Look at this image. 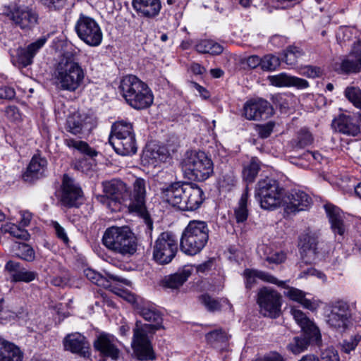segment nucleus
<instances>
[{
    "instance_id": "nucleus-1",
    "label": "nucleus",
    "mask_w": 361,
    "mask_h": 361,
    "mask_svg": "<svg viewBox=\"0 0 361 361\" xmlns=\"http://www.w3.org/2000/svg\"><path fill=\"white\" fill-rule=\"evenodd\" d=\"M138 313L149 324H142L140 321L136 322L133 329L132 348L139 360H154L156 357L148 334H154L161 328L162 317L159 311L148 305L138 307Z\"/></svg>"
},
{
    "instance_id": "nucleus-2",
    "label": "nucleus",
    "mask_w": 361,
    "mask_h": 361,
    "mask_svg": "<svg viewBox=\"0 0 361 361\" xmlns=\"http://www.w3.org/2000/svg\"><path fill=\"white\" fill-rule=\"evenodd\" d=\"M54 76L56 87L63 91L75 92L82 84L85 71L75 53H63L56 64Z\"/></svg>"
},
{
    "instance_id": "nucleus-3",
    "label": "nucleus",
    "mask_w": 361,
    "mask_h": 361,
    "mask_svg": "<svg viewBox=\"0 0 361 361\" xmlns=\"http://www.w3.org/2000/svg\"><path fill=\"white\" fill-rule=\"evenodd\" d=\"M121 96L135 109H145L152 105L154 96L148 85L134 75L123 76L118 86Z\"/></svg>"
},
{
    "instance_id": "nucleus-4",
    "label": "nucleus",
    "mask_w": 361,
    "mask_h": 361,
    "mask_svg": "<svg viewBox=\"0 0 361 361\" xmlns=\"http://www.w3.org/2000/svg\"><path fill=\"white\" fill-rule=\"evenodd\" d=\"M104 245L116 254L130 257L137 250V242L134 234L128 226H111L103 235Z\"/></svg>"
},
{
    "instance_id": "nucleus-5",
    "label": "nucleus",
    "mask_w": 361,
    "mask_h": 361,
    "mask_svg": "<svg viewBox=\"0 0 361 361\" xmlns=\"http://www.w3.org/2000/svg\"><path fill=\"white\" fill-rule=\"evenodd\" d=\"M209 232V230L205 221H190L180 238L181 251L191 256L200 253L207 243Z\"/></svg>"
},
{
    "instance_id": "nucleus-6",
    "label": "nucleus",
    "mask_w": 361,
    "mask_h": 361,
    "mask_svg": "<svg viewBox=\"0 0 361 361\" xmlns=\"http://www.w3.org/2000/svg\"><path fill=\"white\" fill-rule=\"evenodd\" d=\"M185 176L193 180L203 181L213 173L212 161L201 151L188 152L181 162Z\"/></svg>"
},
{
    "instance_id": "nucleus-7",
    "label": "nucleus",
    "mask_w": 361,
    "mask_h": 361,
    "mask_svg": "<svg viewBox=\"0 0 361 361\" xmlns=\"http://www.w3.org/2000/svg\"><path fill=\"white\" fill-rule=\"evenodd\" d=\"M3 14L16 27L23 30H30L38 24L37 12L28 6L17 4L5 6L3 8Z\"/></svg>"
},
{
    "instance_id": "nucleus-8",
    "label": "nucleus",
    "mask_w": 361,
    "mask_h": 361,
    "mask_svg": "<svg viewBox=\"0 0 361 361\" xmlns=\"http://www.w3.org/2000/svg\"><path fill=\"white\" fill-rule=\"evenodd\" d=\"M281 190L276 180L262 179L256 185L255 196L259 201L262 208L271 209L280 205Z\"/></svg>"
},
{
    "instance_id": "nucleus-9",
    "label": "nucleus",
    "mask_w": 361,
    "mask_h": 361,
    "mask_svg": "<svg viewBox=\"0 0 361 361\" xmlns=\"http://www.w3.org/2000/svg\"><path fill=\"white\" fill-rule=\"evenodd\" d=\"M78 37L90 47H97L102 41L103 34L97 22L92 18L80 13L75 25Z\"/></svg>"
},
{
    "instance_id": "nucleus-10",
    "label": "nucleus",
    "mask_w": 361,
    "mask_h": 361,
    "mask_svg": "<svg viewBox=\"0 0 361 361\" xmlns=\"http://www.w3.org/2000/svg\"><path fill=\"white\" fill-rule=\"evenodd\" d=\"M178 251L177 239L171 232L161 233L153 246V259L159 264L170 263Z\"/></svg>"
},
{
    "instance_id": "nucleus-11",
    "label": "nucleus",
    "mask_w": 361,
    "mask_h": 361,
    "mask_svg": "<svg viewBox=\"0 0 361 361\" xmlns=\"http://www.w3.org/2000/svg\"><path fill=\"white\" fill-rule=\"evenodd\" d=\"M147 181L141 178H137L133 183V190L131 197L130 208L136 212L146 225L147 230L151 235L153 228V221L145 207Z\"/></svg>"
},
{
    "instance_id": "nucleus-12",
    "label": "nucleus",
    "mask_w": 361,
    "mask_h": 361,
    "mask_svg": "<svg viewBox=\"0 0 361 361\" xmlns=\"http://www.w3.org/2000/svg\"><path fill=\"white\" fill-rule=\"evenodd\" d=\"M257 303L260 312L270 318H277L281 312V295L276 290L264 287L257 293Z\"/></svg>"
},
{
    "instance_id": "nucleus-13",
    "label": "nucleus",
    "mask_w": 361,
    "mask_h": 361,
    "mask_svg": "<svg viewBox=\"0 0 361 361\" xmlns=\"http://www.w3.org/2000/svg\"><path fill=\"white\" fill-rule=\"evenodd\" d=\"M330 313L326 322L331 328L338 331H345L348 326L352 316L350 305L346 301L339 300L330 305Z\"/></svg>"
},
{
    "instance_id": "nucleus-14",
    "label": "nucleus",
    "mask_w": 361,
    "mask_h": 361,
    "mask_svg": "<svg viewBox=\"0 0 361 361\" xmlns=\"http://www.w3.org/2000/svg\"><path fill=\"white\" fill-rule=\"evenodd\" d=\"M190 183L175 182L166 185L161 188V198L163 201L173 207L184 211L185 204H188V189Z\"/></svg>"
},
{
    "instance_id": "nucleus-15",
    "label": "nucleus",
    "mask_w": 361,
    "mask_h": 361,
    "mask_svg": "<svg viewBox=\"0 0 361 361\" xmlns=\"http://www.w3.org/2000/svg\"><path fill=\"white\" fill-rule=\"evenodd\" d=\"M102 188L104 195L100 196L98 199L108 207H111L112 203L114 204L120 203L124 200L128 192L126 184L119 179L104 181L102 183Z\"/></svg>"
},
{
    "instance_id": "nucleus-16",
    "label": "nucleus",
    "mask_w": 361,
    "mask_h": 361,
    "mask_svg": "<svg viewBox=\"0 0 361 361\" xmlns=\"http://www.w3.org/2000/svg\"><path fill=\"white\" fill-rule=\"evenodd\" d=\"M47 37L42 36L35 42L30 44L27 47H19L16 50V55L12 59L14 66L19 68H25L33 63V59L39 50L45 44Z\"/></svg>"
},
{
    "instance_id": "nucleus-17",
    "label": "nucleus",
    "mask_w": 361,
    "mask_h": 361,
    "mask_svg": "<svg viewBox=\"0 0 361 361\" xmlns=\"http://www.w3.org/2000/svg\"><path fill=\"white\" fill-rule=\"evenodd\" d=\"M62 193L61 201L67 207H78L81 204L82 191L75 180L64 174L62 181Z\"/></svg>"
},
{
    "instance_id": "nucleus-18",
    "label": "nucleus",
    "mask_w": 361,
    "mask_h": 361,
    "mask_svg": "<svg viewBox=\"0 0 361 361\" xmlns=\"http://www.w3.org/2000/svg\"><path fill=\"white\" fill-rule=\"evenodd\" d=\"M92 116L85 113L75 112L67 117L66 130L74 135H79L89 131L94 126Z\"/></svg>"
},
{
    "instance_id": "nucleus-19",
    "label": "nucleus",
    "mask_w": 361,
    "mask_h": 361,
    "mask_svg": "<svg viewBox=\"0 0 361 361\" xmlns=\"http://www.w3.org/2000/svg\"><path fill=\"white\" fill-rule=\"evenodd\" d=\"M243 110L247 119L255 121L267 119L273 112L269 103L262 99L247 101L244 105Z\"/></svg>"
},
{
    "instance_id": "nucleus-20",
    "label": "nucleus",
    "mask_w": 361,
    "mask_h": 361,
    "mask_svg": "<svg viewBox=\"0 0 361 361\" xmlns=\"http://www.w3.org/2000/svg\"><path fill=\"white\" fill-rule=\"evenodd\" d=\"M65 350L86 357L90 355V343L87 338L78 332L66 335L63 340Z\"/></svg>"
},
{
    "instance_id": "nucleus-21",
    "label": "nucleus",
    "mask_w": 361,
    "mask_h": 361,
    "mask_svg": "<svg viewBox=\"0 0 361 361\" xmlns=\"http://www.w3.org/2000/svg\"><path fill=\"white\" fill-rule=\"evenodd\" d=\"M285 212L288 214L295 213L307 209L312 203L311 197L304 191L293 190L288 195Z\"/></svg>"
},
{
    "instance_id": "nucleus-22",
    "label": "nucleus",
    "mask_w": 361,
    "mask_h": 361,
    "mask_svg": "<svg viewBox=\"0 0 361 361\" xmlns=\"http://www.w3.org/2000/svg\"><path fill=\"white\" fill-rule=\"evenodd\" d=\"M47 161L40 155H34L31 159L23 178L26 182H32L44 176Z\"/></svg>"
},
{
    "instance_id": "nucleus-23",
    "label": "nucleus",
    "mask_w": 361,
    "mask_h": 361,
    "mask_svg": "<svg viewBox=\"0 0 361 361\" xmlns=\"http://www.w3.org/2000/svg\"><path fill=\"white\" fill-rule=\"evenodd\" d=\"M293 315L296 323L300 326L305 335H309L310 339L314 341L321 340V334L318 327L311 321L301 310L291 309Z\"/></svg>"
},
{
    "instance_id": "nucleus-24",
    "label": "nucleus",
    "mask_w": 361,
    "mask_h": 361,
    "mask_svg": "<svg viewBox=\"0 0 361 361\" xmlns=\"http://www.w3.org/2000/svg\"><path fill=\"white\" fill-rule=\"evenodd\" d=\"M109 142L115 152L122 156H130L137 152L134 134L118 137H109Z\"/></svg>"
},
{
    "instance_id": "nucleus-25",
    "label": "nucleus",
    "mask_w": 361,
    "mask_h": 361,
    "mask_svg": "<svg viewBox=\"0 0 361 361\" xmlns=\"http://www.w3.org/2000/svg\"><path fill=\"white\" fill-rule=\"evenodd\" d=\"M132 6L138 16L147 18L157 16L161 8L160 0H133Z\"/></svg>"
},
{
    "instance_id": "nucleus-26",
    "label": "nucleus",
    "mask_w": 361,
    "mask_h": 361,
    "mask_svg": "<svg viewBox=\"0 0 361 361\" xmlns=\"http://www.w3.org/2000/svg\"><path fill=\"white\" fill-rule=\"evenodd\" d=\"M243 276L245 279V287L247 289H251L257 283V279H261L265 282L276 284L280 287H283L285 285L284 281H279L271 274L263 271L246 269L243 272Z\"/></svg>"
},
{
    "instance_id": "nucleus-27",
    "label": "nucleus",
    "mask_w": 361,
    "mask_h": 361,
    "mask_svg": "<svg viewBox=\"0 0 361 361\" xmlns=\"http://www.w3.org/2000/svg\"><path fill=\"white\" fill-rule=\"evenodd\" d=\"M271 85L276 87H295L298 89H305L309 87L308 82L302 78L289 75L285 73L269 76Z\"/></svg>"
},
{
    "instance_id": "nucleus-28",
    "label": "nucleus",
    "mask_w": 361,
    "mask_h": 361,
    "mask_svg": "<svg viewBox=\"0 0 361 361\" xmlns=\"http://www.w3.org/2000/svg\"><path fill=\"white\" fill-rule=\"evenodd\" d=\"M300 252L304 262L300 263V267L302 264L311 263L317 255V242L315 238L309 235H305L300 239Z\"/></svg>"
},
{
    "instance_id": "nucleus-29",
    "label": "nucleus",
    "mask_w": 361,
    "mask_h": 361,
    "mask_svg": "<svg viewBox=\"0 0 361 361\" xmlns=\"http://www.w3.org/2000/svg\"><path fill=\"white\" fill-rule=\"evenodd\" d=\"M193 271V267L185 265L176 273L166 276L163 281L164 287L177 289L183 285Z\"/></svg>"
},
{
    "instance_id": "nucleus-30",
    "label": "nucleus",
    "mask_w": 361,
    "mask_h": 361,
    "mask_svg": "<svg viewBox=\"0 0 361 361\" xmlns=\"http://www.w3.org/2000/svg\"><path fill=\"white\" fill-rule=\"evenodd\" d=\"M94 348L104 356L109 357L113 360L118 357L119 350L106 335H101L94 342Z\"/></svg>"
},
{
    "instance_id": "nucleus-31",
    "label": "nucleus",
    "mask_w": 361,
    "mask_h": 361,
    "mask_svg": "<svg viewBox=\"0 0 361 361\" xmlns=\"http://www.w3.org/2000/svg\"><path fill=\"white\" fill-rule=\"evenodd\" d=\"M23 353L12 343L0 338V361H22Z\"/></svg>"
},
{
    "instance_id": "nucleus-32",
    "label": "nucleus",
    "mask_w": 361,
    "mask_h": 361,
    "mask_svg": "<svg viewBox=\"0 0 361 361\" xmlns=\"http://www.w3.org/2000/svg\"><path fill=\"white\" fill-rule=\"evenodd\" d=\"M324 208L334 233L342 235L345 232V226L340 209L331 204H325Z\"/></svg>"
},
{
    "instance_id": "nucleus-33",
    "label": "nucleus",
    "mask_w": 361,
    "mask_h": 361,
    "mask_svg": "<svg viewBox=\"0 0 361 361\" xmlns=\"http://www.w3.org/2000/svg\"><path fill=\"white\" fill-rule=\"evenodd\" d=\"M188 204H185L184 211H195L200 208L204 200V193L201 188L195 183H190L188 189Z\"/></svg>"
},
{
    "instance_id": "nucleus-34",
    "label": "nucleus",
    "mask_w": 361,
    "mask_h": 361,
    "mask_svg": "<svg viewBox=\"0 0 361 361\" xmlns=\"http://www.w3.org/2000/svg\"><path fill=\"white\" fill-rule=\"evenodd\" d=\"M334 124L336 129L343 134L355 136L360 133V126L356 119L350 116H340Z\"/></svg>"
},
{
    "instance_id": "nucleus-35",
    "label": "nucleus",
    "mask_w": 361,
    "mask_h": 361,
    "mask_svg": "<svg viewBox=\"0 0 361 361\" xmlns=\"http://www.w3.org/2000/svg\"><path fill=\"white\" fill-rule=\"evenodd\" d=\"M360 49L355 56L350 55L343 59L340 63V69L343 73H358L361 71V41Z\"/></svg>"
},
{
    "instance_id": "nucleus-36",
    "label": "nucleus",
    "mask_w": 361,
    "mask_h": 361,
    "mask_svg": "<svg viewBox=\"0 0 361 361\" xmlns=\"http://www.w3.org/2000/svg\"><path fill=\"white\" fill-rule=\"evenodd\" d=\"M322 339L319 341L312 340L309 335L303 334L300 336L294 337L293 341L288 344V348L294 354H300L307 348L310 343L319 345Z\"/></svg>"
},
{
    "instance_id": "nucleus-37",
    "label": "nucleus",
    "mask_w": 361,
    "mask_h": 361,
    "mask_svg": "<svg viewBox=\"0 0 361 361\" xmlns=\"http://www.w3.org/2000/svg\"><path fill=\"white\" fill-rule=\"evenodd\" d=\"M145 159L152 161V164H154L158 162L165 161L168 158L166 149L164 147L154 145L148 146L143 153Z\"/></svg>"
},
{
    "instance_id": "nucleus-38",
    "label": "nucleus",
    "mask_w": 361,
    "mask_h": 361,
    "mask_svg": "<svg viewBox=\"0 0 361 361\" xmlns=\"http://www.w3.org/2000/svg\"><path fill=\"white\" fill-rule=\"evenodd\" d=\"M195 49L199 53L212 55L220 54L224 51L222 45L211 39H204L198 42L195 45Z\"/></svg>"
},
{
    "instance_id": "nucleus-39",
    "label": "nucleus",
    "mask_w": 361,
    "mask_h": 361,
    "mask_svg": "<svg viewBox=\"0 0 361 361\" xmlns=\"http://www.w3.org/2000/svg\"><path fill=\"white\" fill-rule=\"evenodd\" d=\"M65 145L68 148H72L78 150L80 153L93 158L97 155V152L90 147V145L85 141L75 140L73 138H66L64 140Z\"/></svg>"
},
{
    "instance_id": "nucleus-40",
    "label": "nucleus",
    "mask_w": 361,
    "mask_h": 361,
    "mask_svg": "<svg viewBox=\"0 0 361 361\" xmlns=\"http://www.w3.org/2000/svg\"><path fill=\"white\" fill-rule=\"evenodd\" d=\"M200 302L209 312L220 311L224 304H229L226 298H215L209 294H203L200 296Z\"/></svg>"
},
{
    "instance_id": "nucleus-41",
    "label": "nucleus",
    "mask_w": 361,
    "mask_h": 361,
    "mask_svg": "<svg viewBox=\"0 0 361 361\" xmlns=\"http://www.w3.org/2000/svg\"><path fill=\"white\" fill-rule=\"evenodd\" d=\"M248 200V188L246 187L244 192L238 202V206L235 209V216L238 223L244 222L248 216V210L247 208Z\"/></svg>"
},
{
    "instance_id": "nucleus-42",
    "label": "nucleus",
    "mask_w": 361,
    "mask_h": 361,
    "mask_svg": "<svg viewBox=\"0 0 361 361\" xmlns=\"http://www.w3.org/2000/svg\"><path fill=\"white\" fill-rule=\"evenodd\" d=\"M132 134H134L132 124L121 121L113 125L109 137H118L119 136H126Z\"/></svg>"
},
{
    "instance_id": "nucleus-43",
    "label": "nucleus",
    "mask_w": 361,
    "mask_h": 361,
    "mask_svg": "<svg viewBox=\"0 0 361 361\" xmlns=\"http://www.w3.org/2000/svg\"><path fill=\"white\" fill-rule=\"evenodd\" d=\"M1 231L2 233H9L14 238L25 240H27L30 236L28 232L26 230L21 228L16 224L11 223H6L2 225L1 227Z\"/></svg>"
},
{
    "instance_id": "nucleus-44",
    "label": "nucleus",
    "mask_w": 361,
    "mask_h": 361,
    "mask_svg": "<svg viewBox=\"0 0 361 361\" xmlns=\"http://www.w3.org/2000/svg\"><path fill=\"white\" fill-rule=\"evenodd\" d=\"M259 169V161L256 159L252 158L250 163L243 169V178L248 183H252L257 176Z\"/></svg>"
},
{
    "instance_id": "nucleus-45",
    "label": "nucleus",
    "mask_w": 361,
    "mask_h": 361,
    "mask_svg": "<svg viewBox=\"0 0 361 361\" xmlns=\"http://www.w3.org/2000/svg\"><path fill=\"white\" fill-rule=\"evenodd\" d=\"M344 96L354 106L361 109V89L348 86L344 90Z\"/></svg>"
},
{
    "instance_id": "nucleus-46",
    "label": "nucleus",
    "mask_w": 361,
    "mask_h": 361,
    "mask_svg": "<svg viewBox=\"0 0 361 361\" xmlns=\"http://www.w3.org/2000/svg\"><path fill=\"white\" fill-rule=\"evenodd\" d=\"M313 135L310 130L306 128H301L297 133V140L295 147L304 148L310 145L313 142Z\"/></svg>"
},
{
    "instance_id": "nucleus-47",
    "label": "nucleus",
    "mask_w": 361,
    "mask_h": 361,
    "mask_svg": "<svg viewBox=\"0 0 361 361\" xmlns=\"http://www.w3.org/2000/svg\"><path fill=\"white\" fill-rule=\"evenodd\" d=\"M84 274L86 278L92 283L104 288L109 286V281L96 271L92 269H86Z\"/></svg>"
},
{
    "instance_id": "nucleus-48",
    "label": "nucleus",
    "mask_w": 361,
    "mask_h": 361,
    "mask_svg": "<svg viewBox=\"0 0 361 361\" xmlns=\"http://www.w3.org/2000/svg\"><path fill=\"white\" fill-rule=\"evenodd\" d=\"M304 52L299 47L295 46H289L284 51V61L290 66H293L297 63L298 58L302 56Z\"/></svg>"
},
{
    "instance_id": "nucleus-49",
    "label": "nucleus",
    "mask_w": 361,
    "mask_h": 361,
    "mask_svg": "<svg viewBox=\"0 0 361 361\" xmlns=\"http://www.w3.org/2000/svg\"><path fill=\"white\" fill-rule=\"evenodd\" d=\"M206 340L212 345L226 343L228 340V336L221 329L212 331L206 334Z\"/></svg>"
},
{
    "instance_id": "nucleus-50",
    "label": "nucleus",
    "mask_w": 361,
    "mask_h": 361,
    "mask_svg": "<svg viewBox=\"0 0 361 361\" xmlns=\"http://www.w3.org/2000/svg\"><path fill=\"white\" fill-rule=\"evenodd\" d=\"M261 60V68L264 71H274L281 63L279 58L272 54L266 55Z\"/></svg>"
},
{
    "instance_id": "nucleus-51",
    "label": "nucleus",
    "mask_w": 361,
    "mask_h": 361,
    "mask_svg": "<svg viewBox=\"0 0 361 361\" xmlns=\"http://www.w3.org/2000/svg\"><path fill=\"white\" fill-rule=\"evenodd\" d=\"M18 252V256L21 259L31 262L35 259V252L33 249L26 243H18L16 245Z\"/></svg>"
},
{
    "instance_id": "nucleus-52",
    "label": "nucleus",
    "mask_w": 361,
    "mask_h": 361,
    "mask_svg": "<svg viewBox=\"0 0 361 361\" xmlns=\"http://www.w3.org/2000/svg\"><path fill=\"white\" fill-rule=\"evenodd\" d=\"M23 267H24L20 262L9 260L5 265V270L10 275L11 281L15 282Z\"/></svg>"
},
{
    "instance_id": "nucleus-53",
    "label": "nucleus",
    "mask_w": 361,
    "mask_h": 361,
    "mask_svg": "<svg viewBox=\"0 0 361 361\" xmlns=\"http://www.w3.org/2000/svg\"><path fill=\"white\" fill-rule=\"evenodd\" d=\"M361 341L360 335H355L348 339H345L341 343V350L345 353H350L354 350Z\"/></svg>"
},
{
    "instance_id": "nucleus-54",
    "label": "nucleus",
    "mask_w": 361,
    "mask_h": 361,
    "mask_svg": "<svg viewBox=\"0 0 361 361\" xmlns=\"http://www.w3.org/2000/svg\"><path fill=\"white\" fill-rule=\"evenodd\" d=\"M38 274L34 271H29L23 267V270L20 271V274L17 277L15 282H25L30 283L35 280L37 277Z\"/></svg>"
},
{
    "instance_id": "nucleus-55",
    "label": "nucleus",
    "mask_w": 361,
    "mask_h": 361,
    "mask_svg": "<svg viewBox=\"0 0 361 361\" xmlns=\"http://www.w3.org/2000/svg\"><path fill=\"white\" fill-rule=\"evenodd\" d=\"M320 361H340L337 351L332 347L322 351Z\"/></svg>"
},
{
    "instance_id": "nucleus-56",
    "label": "nucleus",
    "mask_w": 361,
    "mask_h": 361,
    "mask_svg": "<svg viewBox=\"0 0 361 361\" xmlns=\"http://www.w3.org/2000/svg\"><path fill=\"white\" fill-rule=\"evenodd\" d=\"M70 281V276L68 273H64L61 276H55L51 278L50 283L54 286L63 288L68 285Z\"/></svg>"
},
{
    "instance_id": "nucleus-57",
    "label": "nucleus",
    "mask_w": 361,
    "mask_h": 361,
    "mask_svg": "<svg viewBox=\"0 0 361 361\" xmlns=\"http://www.w3.org/2000/svg\"><path fill=\"white\" fill-rule=\"evenodd\" d=\"M286 258V253L280 251V252H275L274 253L269 254L265 259L269 263H273L276 264H281L285 261Z\"/></svg>"
},
{
    "instance_id": "nucleus-58",
    "label": "nucleus",
    "mask_w": 361,
    "mask_h": 361,
    "mask_svg": "<svg viewBox=\"0 0 361 361\" xmlns=\"http://www.w3.org/2000/svg\"><path fill=\"white\" fill-rule=\"evenodd\" d=\"M243 64H246L250 69H255L258 66L261 67V58L257 55H252L248 57L244 58L241 61Z\"/></svg>"
},
{
    "instance_id": "nucleus-59",
    "label": "nucleus",
    "mask_w": 361,
    "mask_h": 361,
    "mask_svg": "<svg viewBox=\"0 0 361 361\" xmlns=\"http://www.w3.org/2000/svg\"><path fill=\"white\" fill-rule=\"evenodd\" d=\"M223 187H232L235 184L236 178L233 171H229L223 174L221 179Z\"/></svg>"
},
{
    "instance_id": "nucleus-60",
    "label": "nucleus",
    "mask_w": 361,
    "mask_h": 361,
    "mask_svg": "<svg viewBox=\"0 0 361 361\" xmlns=\"http://www.w3.org/2000/svg\"><path fill=\"white\" fill-rule=\"evenodd\" d=\"M285 295L290 300L298 302L305 296L304 292L295 288H288L287 291L285 292Z\"/></svg>"
},
{
    "instance_id": "nucleus-61",
    "label": "nucleus",
    "mask_w": 361,
    "mask_h": 361,
    "mask_svg": "<svg viewBox=\"0 0 361 361\" xmlns=\"http://www.w3.org/2000/svg\"><path fill=\"white\" fill-rule=\"evenodd\" d=\"M301 73L308 78H317L321 75V70L319 68L306 66L301 68Z\"/></svg>"
},
{
    "instance_id": "nucleus-62",
    "label": "nucleus",
    "mask_w": 361,
    "mask_h": 361,
    "mask_svg": "<svg viewBox=\"0 0 361 361\" xmlns=\"http://www.w3.org/2000/svg\"><path fill=\"white\" fill-rule=\"evenodd\" d=\"M40 2L47 8L54 10H59L62 8L66 0H39Z\"/></svg>"
},
{
    "instance_id": "nucleus-63",
    "label": "nucleus",
    "mask_w": 361,
    "mask_h": 361,
    "mask_svg": "<svg viewBox=\"0 0 361 361\" xmlns=\"http://www.w3.org/2000/svg\"><path fill=\"white\" fill-rule=\"evenodd\" d=\"M274 123L269 122L264 125L258 126V133L262 138L268 137L273 131Z\"/></svg>"
},
{
    "instance_id": "nucleus-64",
    "label": "nucleus",
    "mask_w": 361,
    "mask_h": 361,
    "mask_svg": "<svg viewBox=\"0 0 361 361\" xmlns=\"http://www.w3.org/2000/svg\"><path fill=\"white\" fill-rule=\"evenodd\" d=\"M16 96L15 90L8 86H0V99H12Z\"/></svg>"
}]
</instances>
